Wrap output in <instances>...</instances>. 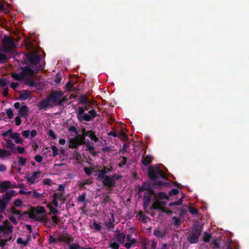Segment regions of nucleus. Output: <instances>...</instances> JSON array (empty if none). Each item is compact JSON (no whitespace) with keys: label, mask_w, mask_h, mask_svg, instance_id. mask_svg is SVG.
I'll return each instance as SVG.
<instances>
[{"label":"nucleus","mask_w":249,"mask_h":249,"mask_svg":"<svg viewBox=\"0 0 249 249\" xmlns=\"http://www.w3.org/2000/svg\"><path fill=\"white\" fill-rule=\"evenodd\" d=\"M63 95V92L60 90L53 91L38 103L39 109L47 110L49 108L61 106L60 98Z\"/></svg>","instance_id":"obj_1"},{"label":"nucleus","mask_w":249,"mask_h":249,"mask_svg":"<svg viewBox=\"0 0 249 249\" xmlns=\"http://www.w3.org/2000/svg\"><path fill=\"white\" fill-rule=\"evenodd\" d=\"M202 232V226L197 222H195L193 225L192 231L187 235V241L191 244L197 243Z\"/></svg>","instance_id":"obj_2"},{"label":"nucleus","mask_w":249,"mask_h":249,"mask_svg":"<svg viewBox=\"0 0 249 249\" xmlns=\"http://www.w3.org/2000/svg\"><path fill=\"white\" fill-rule=\"evenodd\" d=\"M147 175L152 181L160 178L167 179L164 172L158 166H149L147 169Z\"/></svg>","instance_id":"obj_3"},{"label":"nucleus","mask_w":249,"mask_h":249,"mask_svg":"<svg viewBox=\"0 0 249 249\" xmlns=\"http://www.w3.org/2000/svg\"><path fill=\"white\" fill-rule=\"evenodd\" d=\"M1 43L2 45V51L5 53L11 52L12 50L15 47V44L13 39L7 36H5L2 39Z\"/></svg>","instance_id":"obj_4"},{"label":"nucleus","mask_w":249,"mask_h":249,"mask_svg":"<svg viewBox=\"0 0 249 249\" xmlns=\"http://www.w3.org/2000/svg\"><path fill=\"white\" fill-rule=\"evenodd\" d=\"M45 212V209L43 206H40L38 208L32 207L29 213V217L36 221L41 220L40 217L37 215L43 214Z\"/></svg>","instance_id":"obj_5"},{"label":"nucleus","mask_w":249,"mask_h":249,"mask_svg":"<svg viewBox=\"0 0 249 249\" xmlns=\"http://www.w3.org/2000/svg\"><path fill=\"white\" fill-rule=\"evenodd\" d=\"M96 111L94 109H92L89 111V114L84 113L78 118H77L79 122L87 121L89 122L93 120L97 116Z\"/></svg>","instance_id":"obj_6"},{"label":"nucleus","mask_w":249,"mask_h":249,"mask_svg":"<svg viewBox=\"0 0 249 249\" xmlns=\"http://www.w3.org/2000/svg\"><path fill=\"white\" fill-rule=\"evenodd\" d=\"M30 63L33 65L37 64L40 61V55L36 52H31L25 54Z\"/></svg>","instance_id":"obj_7"},{"label":"nucleus","mask_w":249,"mask_h":249,"mask_svg":"<svg viewBox=\"0 0 249 249\" xmlns=\"http://www.w3.org/2000/svg\"><path fill=\"white\" fill-rule=\"evenodd\" d=\"M127 242L124 244V246L127 249H130L131 247H135L138 243L137 240L135 238H132L131 236L127 234L126 236Z\"/></svg>","instance_id":"obj_8"},{"label":"nucleus","mask_w":249,"mask_h":249,"mask_svg":"<svg viewBox=\"0 0 249 249\" xmlns=\"http://www.w3.org/2000/svg\"><path fill=\"white\" fill-rule=\"evenodd\" d=\"M102 180L104 186L108 188H112L115 186L116 182H113L110 176H106L105 178L100 179Z\"/></svg>","instance_id":"obj_9"},{"label":"nucleus","mask_w":249,"mask_h":249,"mask_svg":"<svg viewBox=\"0 0 249 249\" xmlns=\"http://www.w3.org/2000/svg\"><path fill=\"white\" fill-rule=\"evenodd\" d=\"M152 190H153V187L151 184L148 182H144L142 186H139L138 187V192L139 194H141L144 191L148 192Z\"/></svg>","instance_id":"obj_10"},{"label":"nucleus","mask_w":249,"mask_h":249,"mask_svg":"<svg viewBox=\"0 0 249 249\" xmlns=\"http://www.w3.org/2000/svg\"><path fill=\"white\" fill-rule=\"evenodd\" d=\"M21 72L24 79L25 76H33L35 73L34 71L29 67H21Z\"/></svg>","instance_id":"obj_11"},{"label":"nucleus","mask_w":249,"mask_h":249,"mask_svg":"<svg viewBox=\"0 0 249 249\" xmlns=\"http://www.w3.org/2000/svg\"><path fill=\"white\" fill-rule=\"evenodd\" d=\"M4 140L5 141L6 143L5 144H3V146L7 149H10L12 151L14 152L16 150V144L11 140L8 139H4Z\"/></svg>","instance_id":"obj_12"},{"label":"nucleus","mask_w":249,"mask_h":249,"mask_svg":"<svg viewBox=\"0 0 249 249\" xmlns=\"http://www.w3.org/2000/svg\"><path fill=\"white\" fill-rule=\"evenodd\" d=\"M153 160V157L150 155H143L142 158V163L145 166H147L151 164Z\"/></svg>","instance_id":"obj_13"},{"label":"nucleus","mask_w":249,"mask_h":249,"mask_svg":"<svg viewBox=\"0 0 249 249\" xmlns=\"http://www.w3.org/2000/svg\"><path fill=\"white\" fill-rule=\"evenodd\" d=\"M73 237H72L71 235H67L66 236L62 234L58 237V241L63 242L66 244H70V243L73 242Z\"/></svg>","instance_id":"obj_14"},{"label":"nucleus","mask_w":249,"mask_h":249,"mask_svg":"<svg viewBox=\"0 0 249 249\" xmlns=\"http://www.w3.org/2000/svg\"><path fill=\"white\" fill-rule=\"evenodd\" d=\"M114 237L118 243L124 244L126 235L123 232H119L115 234Z\"/></svg>","instance_id":"obj_15"},{"label":"nucleus","mask_w":249,"mask_h":249,"mask_svg":"<svg viewBox=\"0 0 249 249\" xmlns=\"http://www.w3.org/2000/svg\"><path fill=\"white\" fill-rule=\"evenodd\" d=\"M111 171V167L110 168H108L106 166L104 167L102 170L99 171V173L98 175V179H101L103 178H105L107 176L106 175V174L109 173Z\"/></svg>","instance_id":"obj_16"},{"label":"nucleus","mask_w":249,"mask_h":249,"mask_svg":"<svg viewBox=\"0 0 249 249\" xmlns=\"http://www.w3.org/2000/svg\"><path fill=\"white\" fill-rule=\"evenodd\" d=\"M40 174V171L34 172L31 177L27 178V180L30 184H34L36 179L39 177Z\"/></svg>","instance_id":"obj_17"},{"label":"nucleus","mask_w":249,"mask_h":249,"mask_svg":"<svg viewBox=\"0 0 249 249\" xmlns=\"http://www.w3.org/2000/svg\"><path fill=\"white\" fill-rule=\"evenodd\" d=\"M15 195V191L10 190L6 192L2 196L3 200L9 203L12 197Z\"/></svg>","instance_id":"obj_18"},{"label":"nucleus","mask_w":249,"mask_h":249,"mask_svg":"<svg viewBox=\"0 0 249 249\" xmlns=\"http://www.w3.org/2000/svg\"><path fill=\"white\" fill-rule=\"evenodd\" d=\"M150 210L151 211L154 210H161L163 212H165V209L161 207L160 205V200L158 199L153 203L150 208Z\"/></svg>","instance_id":"obj_19"},{"label":"nucleus","mask_w":249,"mask_h":249,"mask_svg":"<svg viewBox=\"0 0 249 249\" xmlns=\"http://www.w3.org/2000/svg\"><path fill=\"white\" fill-rule=\"evenodd\" d=\"M68 147L70 149L77 148L78 145H80L78 140L76 138L70 139Z\"/></svg>","instance_id":"obj_20"},{"label":"nucleus","mask_w":249,"mask_h":249,"mask_svg":"<svg viewBox=\"0 0 249 249\" xmlns=\"http://www.w3.org/2000/svg\"><path fill=\"white\" fill-rule=\"evenodd\" d=\"M84 135L88 136L91 141H93L95 142L98 141V138L96 136L95 132L92 130H86Z\"/></svg>","instance_id":"obj_21"},{"label":"nucleus","mask_w":249,"mask_h":249,"mask_svg":"<svg viewBox=\"0 0 249 249\" xmlns=\"http://www.w3.org/2000/svg\"><path fill=\"white\" fill-rule=\"evenodd\" d=\"M29 112L28 107L26 105H22L18 110L19 114L24 117H26Z\"/></svg>","instance_id":"obj_22"},{"label":"nucleus","mask_w":249,"mask_h":249,"mask_svg":"<svg viewBox=\"0 0 249 249\" xmlns=\"http://www.w3.org/2000/svg\"><path fill=\"white\" fill-rule=\"evenodd\" d=\"M10 138L14 140L15 142L17 144H20L23 142V140L18 133L14 132L13 134L11 135Z\"/></svg>","instance_id":"obj_23"},{"label":"nucleus","mask_w":249,"mask_h":249,"mask_svg":"<svg viewBox=\"0 0 249 249\" xmlns=\"http://www.w3.org/2000/svg\"><path fill=\"white\" fill-rule=\"evenodd\" d=\"M9 211L13 214L18 215L19 218L22 217L24 214H28L27 212H25L22 213L21 211L17 210L14 206H12L9 209Z\"/></svg>","instance_id":"obj_24"},{"label":"nucleus","mask_w":249,"mask_h":249,"mask_svg":"<svg viewBox=\"0 0 249 249\" xmlns=\"http://www.w3.org/2000/svg\"><path fill=\"white\" fill-rule=\"evenodd\" d=\"M10 187V182L9 181H4L0 184V192H3L7 190Z\"/></svg>","instance_id":"obj_25"},{"label":"nucleus","mask_w":249,"mask_h":249,"mask_svg":"<svg viewBox=\"0 0 249 249\" xmlns=\"http://www.w3.org/2000/svg\"><path fill=\"white\" fill-rule=\"evenodd\" d=\"M154 235L158 238L163 239L166 236V232L164 231H160L159 229L154 230Z\"/></svg>","instance_id":"obj_26"},{"label":"nucleus","mask_w":249,"mask_h":249,"mask_svg":"<svg viewBox=\"0 0 249 249\" xmlns=\"http://www.w3.org/2000/svg\"><path fill=\"white\" fill-rule=\"evenodd\" d=\"M86 132V129H84L82 131V135H78L76 138L78 140V142L80 145H83L85 143V137L87 136H85L84 134Z\"/></svg>","instance_id":"obj_27"},{"label":"nucleus","mask_w":249,"mask_h":249,"mask_svg":"<svg viewBox=\"0 0 249 249\" xmlns=\"http://www.w3.org/2000/svg\"><path fill=\"white\" fill-rule=\"evenodd\" d=\"M11 155V152L10 151L0 148V158H4Z\"/></svg>","instance_id":"obj_28"},{"label":"nucleus","mask_w":249,"mask_h":249,"mask_svg":"<svg viewBox=\"0 0 249 249\" xmlns=\"http://www.w3.org/2000/svg\"><path fill=\"white\" fill-rule=\"evenodd\" d=\"M8 203L2 199H0V213H4Z\"/></svg>","instance_id":"obj_29"},{"label":"nucleus","mask_w":249,"mask_h":249,"mask_svg":"<svg viewBox=\"0 0 249 249\" xmlns=\"http://www.w3.org/2000/svg\"><path fill=\"white\" fill-rule=\"evenodd\" d=\"M31 94L27 92L25 90H23V92L20 93L18 99L22 100H26L28 98H30Z\"/></svg>","instance_id":"obj_30"},{"label":"nucleus","mask_w":249,"mask_h":249,"mask_svg":"<svg viewBox=\"0 0 249 249\" xmlns=\"http://www.w3.org/2000/svg\"><path fill=\"white\" fill-rule=\"evenodd\" d=\"M153 182V185L158 186L159 189H160V187H167L168 185V183L163 182L160 180H156V181H154Z\"/></svg>","instance_id":"obj_31"},{"label":"nucleus","mask_w":249,"mask_h":249,"mask_svg":"<svg viewBox=\"0 0 249 249\" xmlns=\"http://www.w3.org/2000/svg\"><path fill=\"white\" fill-rule=\"evenodd\" d=\"M157 199L161 200L162 199H169V197L167 196L166 194L164 192H159L157 195Z\"/></svg>","instance_id":"obj_32"},{"label":"nucleus","mask_w":249,"mask_h":249,"mask_svg":"<svg viewBox=\"0 0 249 249\" xmlns=\"http://www.w3.org/2000/svg\"><path fill=\"white\" fill-rule=\"evenodd\" d=\"M12 77L14 78L15 79L18 80V81H22L24 79L23 78V76L22 75L21 72L20 73H14L12 74Z\"/></svg>","instance_id":"obj_33"},{"label":"nucleus","mask_w":249,"mask_h":249,"mask_svg":"<svg viewBox=\"0 0 249 249\" xmlns=\"http://www.w3.org/2000/svg\"><path fill=\"white\" fill-rule=\"evenodd\" d=\"M109 247L111 249H119V243L116 241L112 242L110 241L109 244Z\"/></svg>","instance_id":"obj_34"},{"label":"nucleus","mask_w":249,"mask_h":249,"mask_svg":"<svg viewBox=\"0 0 249 249\" xmlns=\"http://www.w3.org/2000/svg\"><path fill=\"white\" fill-rule=\"evenodd\" d=\"M105 226L108 228L109 231H114V224L113 222L111 221L110 220L105 223Z\"/></svg>","instance_id":"obj_35"},{"label":"nucleus","mask_w":249,"mask_h":249,"mask_svg":"<svg viewBox=\"0 0 249 249\" xmlns=\"http://www.w3.org/2000/svg\"><path fill=\"white\" fill-rule=\"evenodd\" d=\"M80 103L83 105H88L87 97L86 95H81L80 97Z\"/></svg>","instance_id":"obj_36"},{"label":"nucleus","mask_w":249,"mask_h":249,"mask_svg":"<svg viewBox=\"0 0 249 249\" xmlns=\"http://www.w3.org/2000/svg\"><path fill=\"white\" fill-rule=\"evenodd\" d=\"M211 235L207 232H204L203 237V241L205 243L209 242L210 239L211 238Z\"/></svg>","instance_id":"obj_37"},{"label":"nucleus","mask_w":249,"mask_h":249,"mask_svg":"<svg viewBox=\"0 0 249 249\" xmlns=\"http://www.w3.org/2000/svg\"><path fill=\"white\" fill-rule=\"evenodd\" d=\"M13 226L11 225L7 226L6 228L4 227V231H3V233L5 234H11L13 231Z\"/></svg>","instance_id":"obj_38"},{"label":"nucleus","mask_w":249,"mask_h":249,"mask_svg":"<svg viewBox=\"0 0 249 249\" xmlns=\"http://www.w3.org/2000/svg\"><path fill=\"white\" fill-rule=\"evenodd\" d=\"M154 194V191L153 190H150L148 192H145L144 194L143 198H152V196Z\"/></svg>","instance_id":"obj_39"},{"label":"nucleus","mask_w":249,"mask_h":249,"mask_svg":"<svg viewBox=\"0 0 249 249\" xmlns=\"http://www.w3.org/2000/svg\"><path fill=\"white\" fill-rule=\"evenodd\" d=\"M120 159H122V160L118 164V166L120 168H122L127 162V158L124 156L120 157Z\"/></svg>","instance_id":"obj_40"},{"label":"nucleus","mask_w":249,"mask_h":249,"mask_svg":"<svg viewBox=\"0 0 249 249\" xmlns=\"http://www.w3.org/2000/svg\"><path fill=\"white\" fill-rule=\"evenodd\" d=\"M93 228H94L96 231H99L101 230L102 227L101 226L100 223L94 222L93 223Z\"/></svg>","instance_id":"obj_41"},{"label":"nucleus","mask_w":249,"mask_h":249,"mask_svg":"<svg viewBox=\"0 0 249 249\" xmlns=\"http://www.w3.org/2000/svg\"><path fill=\"white\" fill-rule=\"evenodd\" d=\"M86 193H84L78 197L77 200L80 202H85L86 201Z\"/></svg>","instance_id":"obj_42"},{"label":"nucleus","mask_w":249,"mask_h":249,"mask_svg":"<svg viewBox=\"0 0 249 249\" xmlns=\"http://www.w3.org/2000/svg\"><path fill=\"white\" fill-rule=\"evenodd\" d=\"M87 149L89 150L90 153H91L93 156H96L97 154V152L94 151V147L89 144L87 145Z\"/></svg>","instance_id":"obj_43"},{"label":"nucleus","mask_w":249,"mask_h":249,"mask_svg":"<svg viewBox=\"0 0 249 249\" xmlns=\"http://www.w3.org/2000/svg\"><path fill=\"white\" fill-rule=\"evenodd\" d=\"M151 199L150 198H143V209L144 210H146V209L147 208L149 204V203L151 201Z\"/></svg>","instance_id":"obj_44"},{"label":"nucleus","mask_w":249,"mask_h":249,"mask_svg":"<svg viewBox=\"0 0 249 249\" xmlns=\"http://www.w3.org/2000/svg\"><path fill=\"white\" fill-rule=\"evenodd\" d=\"M53 196L55 197V198L57 200H59L60 201H61L62 200H64V198L63 197V195L61 193H54Z\"/></svg>","instance_id":"obj_45"},{"label":"nucleus","mask_w":249,"mask_h":249,"mask_svg":"<svg viewBox=\"0 0 249 249\" xmlns=\"http://www.w3.org/2000/svg\"><path fill=\"white\" fill-rule=\"evenodd\" d=\"M189 211L190 213L193 215H196L198 213V210L192 207H189Z\"/></svg>","instance_id":"obj_46"},{"label":"nucleus","mask_w":249,"mask_h":249,"mask_svg":"<svg viewBox=\"0 0 249 249\" xmlns=\"http://www.w3.org/2000/svg\"><path fill=\"white\" fill-rule=\"evenodd\" d=\"M51 149L53 150V156L55 157L58 154V149L56 146L52 145L51 146Z\"/></svg>","instance_id":"obj_47"},{"label":"nucleus","mask_w":249,"mask_h":249,"mask_svg":"<svg viewBox=\"0 0 249 249\" xmlns=\"http://www.w3.org/2000/svg\"><path fill=\"white\" fill-rule=\"evenodd\" d=\"M48 241H49V243L50 244H52V243H56L57 241H58V238H55L53 237V236L52 235H50L49 236V239H48Z\"/></svg>","instance_id":"obj_48"},{"label":"nucleus","mask_w":249,"mask_h":249,"mask_svg":"<svg viewBox=\"0 0 249 249\" xmlns=\"http://www.w3.org/2000/svg\"><path fill=\"white\" fill-rule=\"evenodd\" d=\"M179 193V191L177 189H173L169 192V196H172L174 195H177Z\"/></svg>","instance_id":"obj_49"},{"label":"nucleus","mask_w":249,"mask_h":249,"mask_svg":"<svg viewBox=\"0 0 249 249\" xmlns=\"http://www.w3.org/2000/svg\"><path fill=\"white\" fill-rule=\"evenodd\" d=\"M73 84L69 80L68 82L66 84L65 87L67 90L69 91H72L73 88Z\"/></svg>","instance_id":"obj_50"},{"label":"nucleus","mask_w":249,"mask_h":249,"mask_svg":"<svg viewBox=\"0 0 249 249\" xmlns=\"http://www.w3.org/2000/svg\"><path fill=\"white\" fill-rule=\"evenodd\" d=\"M26 160H27L26 158L21 157L18 158V162L19 163V164L20 165L24 166L26 164Z\"/></svg>","instance_id":"obj_51"},{"label":"nucleus","mask_w":249,"mask_h":249,"mask_svg":"<svg viewBox=\"0 0 249 249\" xmlns=\"http://www.w3.org/2000/svg\"><path fill=\"white\" fill-rule=\"evenodd\" d=\"M6 113L9 119H12L13 117V112L12 109L8 108L6 110Z\"/></svg>","instance_id":"obj_52"},{"label":"nucleus","mask_w":249,"mask_h":249,"mask_svg":"<svg viewBox=\"0 0 249 249\" xmlns=\"http://www.w3.org/2000/svg\"><path fill=\"white\" fill-rule=\"evenodd\" d=\"M8 84V83L6 79L1 78L0 79V87L2 88H4Z\"/></svg>","instance_id":"obj_53"},{"label":"nucleus","mask_w":249,"mask_h":249,"mask_svg":"<svg viewBox=\"0 0 249 249\" xmlns=\"http://www.w3.org/2000/svg\"><path fill=\"white\" fill-rule=\"evenodd\" d=\"M48 135L49 137H51L53 140H55L57 138L56 135L52 130L49 131Z\"/></svg>","instance_id":"obj_54"},{"label":"nucleus","mask_w":249,"mask_h":249,"mask_svg":"<svg viewBox=\"0 0 249 249\" xmlns=\"http://www.w3.org/2000/svg\"><path fill=\"white\" fill-rule=\"evenodd\" d=\"M85 112V109L83 107H79L78 108V110L77 112V118H78V116L79 117L82 114H83Z\"/></svg>","instance_id":"obj_55"},{"label":"nucleus","mask_w":249,"mask_h":249,"mask_svg":"<svg viewBox=\"0 0 249 249\" xmlns=\"http://www.w3.org/2000/svg\"><path fill=\"white\" fill-rule=\"evenodd\" d=\"M43 195V194H39L37 193L36 190H34L33 192V197L35 198H38Z\"/></svg>","instance_id":"obj_56"},{"label":"nucleus","mask_w":249,"mask_h":249,"mask_svg":"<svg viewBox=\"0 0 249 249\" xmlns=\"http://www.w3.org/2000/svg\"><path fill=\"white\" fill-rule=\"evenodd\" d=\"M111 177V179L113 180V182H116V180H119L122 178V176L116 175V174L110 176Z\"/></svg>","instance_id":"obj_57"},{"label":"nucleus","mask_w":249,"mask_h":249,"mask_svg":"<svg viewBox=\"0 0 249 249\" xmlns=\"http://www.w3.org/2000/svg\"><path fill=\"white\" fill-rule=\"evenodd\" d=\"M22 204V201L21 199H17L14 202V204L16 207H19L21 206Z\"/></svg>","instance_id":"obj_58"},{"label":"nucleus","mask_w":249,"mask_h":249,"mask_svg":"<svg viewBox=\"0 0 249 249\" xmlns=\"http://www.w3.org/2000/svg\"><path fill=\"white\" fill-rule=\"evenodd\" d=\"M34 159L36 162L40 163L43 160V158L41 156L38 155L35 157Z\"/></svg>","instance_id":"obj_59"},{"label":"nucleus","mask_w":249,"mask_h":249,"mask_svg":"<svg viewBox=\"0 0 249 249\" xmlns=\"http://www.w3.org/2000/svg\"><path fill=\"white\" fill-rule=\"evenodd\" d=\"M48 207L49 208L51 212L53 213L56 214L58 213V211L53 206H48Z\"/></svg>","instance_id":"obj_60"},{"label":"nucleus","mask_w":249,"mask_h":249,"mask_svg":"<svg viewBox=\"0 0 249 249\" xmlns=\"http://www.w3.org/2000/svg\"><path fill=\"white\" fill-rule=\"evenodd\" d=\"M84 171L87 175L89 176L91 174L92 169L89 167H86L84 168Z\"/></svg>","instance_id":"obj_61"},{"label":"nucleus","mask_w":249,"mask_h":249,"mask_svg":"<svg viewBox=\"0 0 249 249\" xmlns=\"http://www.w3.org/2000/svg\"><path fill=\"white\" fill-rule=\"evenodd\" d=\"M30 131L29 130H23L22 132V135L25 138H28L30 136Z\"/></svg>","instance_id":"obj_62"},{"label":"nucleus","mask_w":249,"mask_h":249,"mask_svg":"<svg viewBox=\"0 0 249 249\" xmlns=\"http://www.w3.org/2000/svg\"><path fill=\"white\" fill-rule=\"evenodd\" d=\"M16 125L19 126L21 123V120L19 116H17L15 118Z\"/></svg>","instance_id":"obj_63"},{"label":"nucleus","mask_w":249,"mask_h":249,"mask_svg":"<svg viewBox=\"0 0 249 249\" xmlns=\"http://www.w3.org/2000/svg\"><path fill=\"white\" fill-rule=\"evenodd\" d=\"M79 248L80 247L79 244H72L70 245L69 249H79Z\"/></svg>","instance_id":"obj_64"}]
</instances>
